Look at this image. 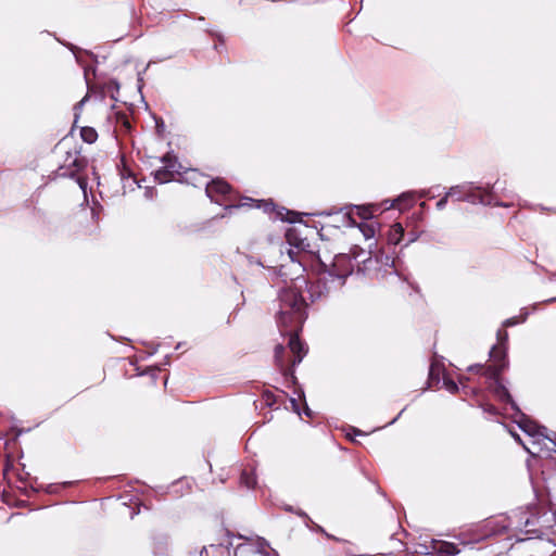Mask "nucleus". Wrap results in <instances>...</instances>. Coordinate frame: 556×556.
Segmentation results:
<instances>
[{
    "label": "nucleus",
    "instance_id": "1",
    "mask_svg": "<svg viewBox=\"0 0 556 556\" xmlns=\"http://www.w3.org/2000/svg\"><path fill=\"white\" fill-rule=\"evenodd\" d=\"M279 311L277 313V324L281 334L289 336L288 346L293 354L289 365H281V374L293 384L296 383L294 367L300 364L307 353L306 345L300 340L299 332L307 318L303 309V300L293 290L280 291Z\"/></svg>",
    "mask_w": 556,
    "mask_h": 556
},
{
    "label": "nucleus",
    "instance_id": "2",
    "mask_svg": "<svg viewBox=\"0 0 556 556\" xmlns=\"http://www.w3.org/2000/svg\"><path fill=\"white\" fill-rule=\"evenodd\" d=\"M205 193L211 201L219 205H225V208L229 211L242 206H249L263 208L265 212H269L275 207L274 202L270 200H254L248 197L242 198V202L235 203L238 195L232 187L223 178L212 179L205 187Z\"/></svg>",
    "mask_w": 556,
    "mask_h": 556
},
{
    "label": "nucleus",
    "instance_id": "3",
    "mask_svg": "<svg viewBox=\"0 0 556 556\" xmlns=\"http://www.w3.org/2000/svg\"><path fill=\"white\" fill-rule=\"evenodd\" d=\"M336 282H331V278L327 271L320 274L315 280L308 282L303 276L290 279V285L282 288L281 291L293 290L303 300V309L306 312L307 299L314 303L318 300L327 298L332 290H337L340 287H334Z\"/></svg>",
    "mask_w": 556,
    "mask_h": 556
},
{
    "label": "nucleus",
    "instance_id": "4",
    "mask_svg": "<svg viewBox=\"0 0 556 556\" xmlns=\"http://www.w3.org/2000/svg\"><path fill=\"white\" fill-rule=\"evenodd\" d=\"M361 254H364V251L357 247L351 250L350 254H338L334 256L331 268L326 270L328 276L331 278V282H336L334 287H342L345 282V279L353 273L355 262L365 263L367 258L359 260Z\"/></svg>",
    "mask_w": 556,
    "mask_h": 556
},
{
    "label": "nucleus",
    "instance_id": "5",
    "mask_svg": "<svg viewBox=\"0 0 556 556\" xmlns=\"http://www.w3.org/2000/svg\"><path fill=\"white\" fill-rule=\"evenodd\" d=\"M161 161L164 165L153 173L154 180L159 184L176 180V176L180 175L182 169L178 157L174 153L167 152Z\"/></svg>",
    "mask_w": 556,
    "mask_h": 556
},
{
    "label": "nucleus",
    "instance_id": "6",
    "mask_svg": "<svg viewBox=\"0 0 556 556\" xmlns=\"http://www.w3.org/2000/svg\"><path fill=\"white\" fill-rule=\"evenodd\" d=\"M519 426L531 438H538V443L541 441H549L552 446L544 444L545 450L547 452H556V432H548L546 427L540 426L530 419L521 420Z\"/></svg>",
    "mask_w": 556,
    "mask_h": 556
},
{
    "label": "nucleus",
    "instance_id": "7",
    "mask_svg": "<svg viewBox=\"0 0 556 556\" xmlns=\"http://www.w3.org/2000/svg\"><path fill=\"white\" fill-rule=\"evenodd\" d=\"M239 539L251 541L253 553L261 556H280L278 551L274 548L269 541L263 536L256 535L255 538H249L242 534H238Z\"/></svg>",
    "mask_w": 556,
    "mask_h": 556
},
{
    "label": "nucleus",
    "instance_id": "8",
    "mask_svg": "<svg viewBox=\"0 0 556 556\" xmlns=\"http://www.w3.org/2000/svg\"><path fill=\"white\" fill-rule=\"evenodd\" d=\"M497 338H498L500 343L492 348V350L490 352V357L493 362L492 364L504 365L503 370H505L508 367L506 346L504 343V341L507 340V332L498 331Z\"/></svg>",
    "mask_w": 556,
    "mask_h": 556
},
{
    "label": "nucleus",
    "instance_id": "9",
    "mask_svg": "<svg viewBox=\"0 0 556 556\" xmlns=\"http://www.w3.org/2000/svg\"><path fill=\"white\" fill-rule=\"evenodd\" d=\"M307 233L314 236L317 232L307 225L293 226L287 230L286 240L291 247L298 249L300 244H303V237Z\"/></svg>",
    "mask_w": 556,
    "mask_h": 556
},
{
    "label": "nucleus",
    "instance_id": "10",
    "mask_svg": "<svg viewBox=\"0 0 556 556\" xmlns=\"http://www.w3.org/2000/svg\"><path fill=\"white\" fill-rule=\"evenodd\" d=\"M542 517V513L536 505L530 506L529 516L525 519L523 523V532L525 533H538L539 532V523L540 518Z\"/></svg>",
    "mask_w": 556,
    "mask_h": 556
},
{
    "label": "nucleus",
    "instance_id": "11",
    "mask_svg": "<svg viewBox=\"0 0 556 556\" xmlns=\"http://www.w3.org/2000/svg\"><path fill=\"white\" fill-rule=\"evenodd\" d=\"M309 531L312 532H316V533H320L323 534L325 538H327L328 540H331V541H334L337 543H340V544H343L344 545V548H345V552L346 554L349 555H354L355 552H354V545L352 543H350L349 541L346 540H343V539H340L338 536H334L330 533H328L321 526H319L318 523L316 522H312V526L309 527L308 529Z\"/></svg>",
    "mask_w": 556,
    "mask_h": 556
},
{
    "label": "nucleus",
    "instance_id": "12",
    "mask_svg": "<svg viewBox=\"0 0 556 556\" xmlns=\"http://www.w3.org/2000/svg\"><path fill=\"white\" fill-rule=\"evenodd\" d=\"M530 506L528 505L526 507H519L511 511V515H509L510 518V525L511 530L523 532V521L529 516Z\"/></svg>",
    "mask_w": 556,
    "mask_h": 556
},
{
    "label": "nucleus",
    "instance_id": "13",
    "mask_svg": "<svg viewBox=\"0 0 556 556\" xmlns=\"http://www.w3.org/2000/svg\"><path fill=\"white\" fill-rule=\"evenodd\" d=\"M432 549L440 556H456L460 553L456 544L445 541H432Z\"/></svg>",
    "mask_w": 556,
    "mask_h": 556
},
{
    "label": "nucleus",
    "instance_id": "14",
    "mask_svg": "<svg viewBox=\"0 0 556 556\" xmlns=\"http://www.w3.org/2000/svg\"><path fill=\"white\" fill-rule=\"evenodd\" d=\"M68 164L66 165V169L62 173V175H68V176H75L76 174H78L80 170H83L87 164L85 157H81V156H78V155H74L72 156L71 154L68 155L67 160Z\"/></svg>",
    "mask_w": 556,
    "mask_h": 556
},
{
    "label": "nucleus",
    "instance_id": "15",
    "mask_svg": "<svg viewBox=\"0 0 556 556\" xmlns=\"http://www.w3.org/2000/svg\"><path fill=\"white\" fill-rule=\"evenodd\" d=\"M509 516H500L495 519L489 520L488 526L491 527L492 533H503L511 530Z\"/></svg>",
    "mask_w": 556,
    "mask_h": 556
},
{
    "label": "nucleus",
    "instance_id": "16",
    "mask_svg": "<svg viewBox=\"0 0 556 556\" xmlns=\"http://www.w3.org/2000/svg\"><path fill=\"white\" fill-rule=\"evenodd\" d=\"M494 393L495 395L504 403L510 404L513 408H515L514 400L507 390V388L498 380L497 382H494Z\"/></svg>",
    "mask_w": 556,
    "mask_h": 556
},
{
    "label": "nucleus",
    "instance_id": "17",
    "mask_svg": "<svg viewBox=\"0 0 556 556\" xmlns=\"http://www.w3.org/2000/svg\"><path fill=\"white\" fill-rule=\"evenodd\" d=\"M240 484L247 489H253L256 485V475L253 468H244L240 475Z\"/></svg>",
    "mask_w": 556,
    "mask_h": 556
},
{
    "label": "nucleus",
    "instance_id": "18",
    "mask_svg": "<svg viewBox=\"0 0 556 556\" xmlns=\"http://www.w3.org/2000/svg\"><path fill=\"white\" fill-rule=\"evenodd\" d=\"M504 365H484L481 376H484L494 382H497L500 380L501 374L503 370Z\"/></svg>",
    "mask_w": 556,
    "mask_h": 556
},
{
    "label": "nucleus",
    "instance_id": "19",
    "mask_svg": "<svg viewBox=\"0 0 556 556\" xmlns=\"http://www.w3.org/2000/svg\"><path fill=\"white\" fill-rule=\"evenodd\" d=\"M403 236L404 228L400 223H396L391 227L388 240L392 244H399Z\"/></svg>",
    "mask_w": 556,
    "mask_h": 556
},
{
    "label": "nucleus",
    "instance_id": "20",
    "mask_svg": "<svg viewBox=\"0 0 556 556\" xmlns=\"http://www.w3.org/2000/svg\"><path fill=\"white\" fill-rule=\"evenodd\" d=\"M80 137L87 143H93L98 139V132L93 127L85 126L80 129Z\"/></svg>",
    "mask_w": 556,
    "mask_h": 556
},
{
    "label": "nucleus",
    "instance_id": "21",
    "mask_svg": "<svg viewBox=\"0 0 556 556\" xmlns=\"http://www.w3.org/2000/svg\"><path fill=\"white\" fill-rule=\"evenodd\" d=\"M309 233L305 235V237H303V244H300L298 250L301 251V252H304V253H307V254H311V255H315L317 254V247H316V243L315 242H312L309 240V237H308Z\"/></svg>",
    "mask_w": 556,
    "mask_h": 556
},
{
    "label": "nucleus",
    "instance_id": "22",
    "mask_svg": "<svg viewBox=\"0 0 556 556\" xmlns=\"http://www.w3.org/2000/svg\"><path fill=\"white\" fill-rule=\"evenodd\" d=\"M359 230L366 239H371L376 233V226L372 223L363 222L358 225Z\"/></svg>",
    "mask_w": 556,
    "mask_h": 556
},
{
    "label": "nucleus",
    "instance_id": "23",
    "mask_svg": "<svg viewBox=\"0 0 556 556\" xmlns=\"http://www.w3.org/2000/svg\"><path fill=\"white\" fill-rule=\"evenodd\" d=\"M277 215L281 217V219L287 220L289 223H295L299 218V213L289 211L285 207L281 211L277 212Z\"/></svg>",
    "mask_w": 556,
    "mask_h": 556
},
{
    "label": "nucleus",
    "instance_id": "24",
    "mask_svg": "<svg viewBox=\"0 0 556 556\" xmlns=\"http://www.w3.org/2000/svg\"><path fill=\"white\" fill-rule=\"evenodd\" d=\"M356 215L363 220L370 219L374 216V207L372 206H357Z\"/></svg>",
    "mask_w": 556,
    "mask_h": 556
},
{
    "label": "nucleus",
    "instance_id": "25",
    "mask_svg": "<svg viewBox=\"0 0 556 556\" xmlns=\"http://www.w3.org/2000/svg\"><path fill=\"white\" fill-rule=\"evenodd\" d=\"M283 356H285V346L282 344H277L275 348V361H276V364L280 371H281V365H286L283 362Z\"/></svg>",
    "mask_w": 556,
    "mask_h": 556
},
{
    "label": "nucleus",
    "instance_id": "26",
    "mask_svg": "<svg viewBox=\"0 0 556 556\" xmlns=\"http://www.w3.org/2000/svg\"><path fill=\"white\" fill-rule=\"evenodd\" d=\"M356 435H361V437H365V438H367V437H368V433H365V432H363V431H361V430H358V429H356V428H354V427H352V428L350 429V431H348V432H346V438H348L349 440H351L352 442H354L357 446H363L361 442H358V441H356V440H355V437H356Z\"/></svg>",
    "mask_w": 556,
    "mask_h": 556
},
{
    "label": "nucleus",
    "instance_id": "27",
    "mask_svg": "<svg viewBox=\"0 0 556 556\" xmlns=\"http://www.w3.org/2000/svg\"><path fill=\"white\" fill-rule=\"evenodd\" d=\"M446 194L447 197L457 201H463L466 199L465 193L459 189V187H452Z\"/></svg>",
    "mask_w": 556,
    "mask_h": 556
},
{
    "label": "nucleus",
    "instance_id": "28",
    "mask_svg": "<svg viewBox=\"0 0 556 556\" xmlns=\"http://www.w3.org/2000/svg\"><path fill=\"white\" fill-rule=\"evenodd\" d=\"M444 384L446 387V389L452 393V394H455L458 392V386L455 381H453L452 379H444Z\"/></svg>",
    "mask_w": 556,
    "mask_h": 556
},
{
    "label": "nucleus",
    "instance_id": "29",
    "mask_svg": "<svg viewBox=\"0 0 556 556\" xmlns=\"http://www.w3.org/2000/svg\"><path fill=\"white\" fill-rule=\"evenodd\" d=\"M12 455H13V454H4V456H5V463H4V466H3V469H2V473H3V477H4V478H8L9 472H10V470H11V467H12V466H11V464H10V460H11V456H12Z\"/></svg>",
    "mask_w": 556,
    "mask_h": 556
},
{
    "label": "nucleus",
    "instance_id": "30",
    "mask_svg": "<svg viewBox=\"0 0 556 556\" xmlns=\"http://www.w3.org/2000/svg\"><path fill=\"white\" fill-rule=\"evenodd\" d=\"M484 365L481 364H475L468 367V371L481 375L483 370Z\"/></svg>",
    "mask_w": 556,
    "mask_h": 556
},
{
    "label": "nucleus",
    "instance_id": "31",
    "mask_svg": "<svg viewBox=\"0 0 556 556\" xmlns=\"http://www.w3.org/2000/svg\"><path fill=\"white\" fill-rule=\"evenodd\" d=\"M450 197H447V194H445L442 199H440L437 203V207L439 210H442L445 207L447 201H448Z\"/></svg>",
    "mask_w": 556,
    "mask_h": 556
},
{
    "label": "nucleus",
    "instance_id": "32",
    "mask_svg": "<svg viewBox=\"0 0 556 556\" xmlns=\"http://www.w3.org/2000/svg\"><path fill=\"white\" fill-rule=\"evenodd\" d=\"M293 514H295L296 516L301 517L302 519L303 518H307V514L304 510L300 509V508H295V511Z\"/></svg>",
    "mask_w": 556,
    "mask_h": 556
},
{
    "label": "nucleus",
    "instance_id": "33",
    "mask_svg": "<svg viewBox=\"0 0 556 556\" xmlns=\"http://www.w3.org/2000/svg\"><path fill=\"white\" fill-rule=\"evenodd\" d=\"M304 525L307 529L312 526V522H314L311 517L307 515V518H303Z\"/></svg>",
    "mask_w": 556,
    "mask_h": 556
},
{
    "label": "nucleus",
    "instance_id": "34",
    "mask_svg": "<svg viewBox=\"0 0 556 556\" xmlns=\"http://www.w3.org/2000/svg\"><path fill=\"white\" fill-rule=\"evenodd\" d=\"M88 99V96H85L76 105H75V110L77 109H80L84 103L86 102V100Z\"/></svg>",
    "mask_w": 556,
    "mask_h": 556
},
{
    "label": "nucleus",
    "instance_id": "35",
    "mask_svg": "<svg viewBox=\"0 0 556 556\" xmlns=\"http://www.w3.org/2000/svg\"><path fill=\"white\" fill-rule=\"evenodd\" d=\"M0 442H3L4 450L11 448L9 440L0 439Z\"/></svg>",
    "mask_w": 556,
    "mask_h": 556
},
{
    "label": "nucleus",
    "instance_id": "36",
    "mask_svg": "<svg viewBox=\"0 0 556 556\" xmlns=\"http://www.w3.org/2000/svg\"><path fill=\"white\" fill-rule=\"evenodd\" d=\"M283 509H285L286 511H288V513H292V514L295 511V508H294L293 506H291V505H285V506H283Z\"/></svg>",
    "mask_w": 556,
    "mask_h": 556
},
{
    "label": "nucleus",
    "instance_id": "37",
    "mask_svg": "<svg viewBox=\"0 0 556 556\" xmlns=\"http://www.w3.org/2000/svg\"><path fill=\"white\" fill-rule=\"evenodd\" d=\"M58 488H59V485H58V484H50V485L48 486V492H49V493L55 492Z\"/></svg>",
    "mask_w": 556,
    "mask_h": 556
},
{
    "label": "nucleus",
    "instance_id": "38",
    "mask_svg": "<svg viewBox=\"0 0 556 556\" xmlns=\"http://www.w3.org/2000/svg\"><path fill=\"white\" fill-rule=\"evenodd\" d=\"M539 454L532 453L530 454V457L527 459V465L529 466L531 463V459H534Z\"/></svg>",
    "mask_w": 556,
    "mask_h": 556
},
{
    "label": "nucleus",
    "instance_id": "39",
    "mask_svg": "<svg viewBox=\"0 0 556 556\" xmlns=\"http://www.w3.org/2000/svg\"><path fill=\"white\" fill-rule=\"evenodd\" d=\"M516 323H517V321H516L515 319H507V320L505 321V326H513V325H515Z\"/></svg>",
    "mask_w": 556,
    "mask_h": 556
},
{
    "label": "nucleus",
    "instance_id": "40",
    "mask_svg": "<svg viewBox=\"0 0 556 556\" xmlns=\"http://www.w3.org/2000/svg\"><path fill=\"white\" fill-rule=\"evenodd\" d=\"M433 370H434V366H433V365H431V366H430V371H429L430 377H432V375H433Z\"/></svg>",
    "mask_w": 556,
    "mask_h": 556
},
{
    "label": "nucleus",
    "instance_id": "41",
    "mask_svg": "<svg viewBox=\"0 0 556 556\" xmlns=\"http://www.w3.org/2000/svg\"><path fill=\"white\" fill-rule=\"evenodd\" d=\"M289 256H290V258H291L292 261L294 260V257H293V251H292V250H289Z\"/></svg>",
    "mask_w": 556,
    "mask_h": 556
},
{
    "label": "nucleus",
    "instance_id": "42",
    "mask_svg": "<svg viewBox=\"0 0 556 556\" xmlns=\"http://www.w3.org/2000/svg\"><path fill=\"white\" fill-rule=\"evenodd\" d=\"M522 445H523V447H525V450H526V452H527V453H530V452H531V451H530V448H528L525 444H522Z\"/></svg>",
    "mask_w": 556,
    "mask_h": 556
},
{
    "label": "nucleus",
    "instance_id": "43",
    "mask_svg": "<svg viewBox=\"0 0 556 556\" xmlns=\"http://www.w3.org/2000/svg\"><path fill=\"white\" fill-rule=\"evenodd\" d=\"M68 484H70V482H63V483H62V486H66V485H68Z\"/></svg>",
    "mask_w": 556,
    "mask_h": 556
}]
</instances>
